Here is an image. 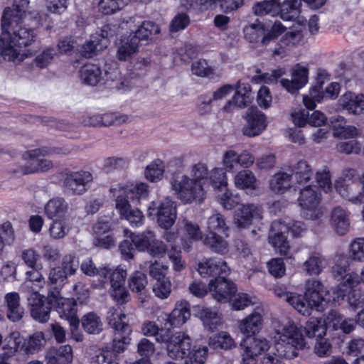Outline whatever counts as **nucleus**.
<instances>
[{
    "instance_id": "obj_52",
    "label": "nucleus",
    "mask_w": 364,
    "mask_h": 364,
    "mask_svg": "<svg viewBox=\"0 0 364 364\" xmlns=\"http://www.w3.org/2000/svg\"><path fill=\"white\" fill-rule=\"evenodd\" d=\"M165 172L164 163L156 159L149 164L144 170V177L150 182L154 183L163 178Z\"/></svg>"
},
{
    "instance_id": "obj_63",
    "label": "nucleus",
    "mask_w": 364,
    "mask_h": 364,
    "mask_svg": "<svg viewBox=\"0 0 364 364\" xmlns=\"http://www.w3.org/2000/svg\"><path fill=\"white\" fill-rule=\"evenodd\" d=\"M255 298L245 293H239L230 297L228 300L232 309L235 311H241L246 307L255 304Z\"/></svg>"
},
{
    "instance_id": "obj_44",
    "label": "nucleus",
    "mask_w": 364,
    "mask_h": 364,
    "mask_svg": "<svg viewBox=\"0 0 364 364\" xmlns=\"http://www.w3.org/2000/svg\"><path fill=\"white\" fill-rule=\"evenodd\" d=\"M291 174L279 171L272 176L269 181V188L277 194H283L291 187Z\"/></svg>"
},
{
    "instance_id": "obj_33",
    "label": "nucleus",
    "mask_w": 364,
    "mask_h": 364,
    "mask_svg": "<svg viewBox=\"0 0 364 364\" xmlns=\"http://www.w3.org/2000/svg\"><path fill=\"white\" fill-rule=\"evenodd\" d=\"M80 270L88 277L98 276V282L93 284V286L96 288H102L107 280V277L113 269L106 267L97 268L91 259L87 258L82 262Z\"/></svg>"
},
{
    "instance_id": "obj_50",
    "label": "nucleus",
    "mask_w": 364,
    "mask_h": 364,
    "mask_svg": "<svg viewBox=\"0 0 364 364\" xmlns=\"http://www.w3.org/2000/svg\"><path fill=\"white\" fill-rule=\"evenodd\" d=\"M81 323L83 329L90 334H98L103 329V323L101 318L92 312L83 316Z\"/></svg>"
},
{
    "instance_id": "obj_42",
    "label": "nucleus",
    "mask_w": 364,
    "mask_h": 364,
    "mask_svg": "<svg viewBox=\"0 0 364 364\" xmlns=\"http://www.w3.org/2000/svg\"><path fill=\"white\" fill-rule=\"evenodd\" d=\"M227 237L221 232L205 233L203 243L212 251L224 255L229 250V244L225 240Z\"/></svg>"
},
{
    "instance_id": "obj_45",
    "label": "nucleus",
    "mask_w": 364,
    "mask_h": 364,
    "mask_svg": "<svg viewBox=\"0 0 364 364\" xmlns=\"http://www.w3.org/2000/svg\"><path fill=\"white\" fill-rule=\"evenodd\" d=\"M68 209V203L63 198H55L46 203L44 213L49 219L65 218V215Z\"/></svg>"
},
{
    "instance_id": "obj_19",
    "label": "nucleus",
    "mask_w": 364,
    "mask_h": 364,
    "mask_svg": "<svg viewBox=\"0 0 364 364\" xmlns=\"http://www.w3.org/2000/svg\"><path fill=\"white\" fill-rule=\"evenodd\" d=\"M289 232V227L282 221H274L272 224L269 235L270 245L282 255L290 257L291 246L285 234Z\"/></svg>"
},
{
    "instance_id": "obj_38",
    "label": "nucleus",
    "mask_w": 364,
    "mask_h": 364,
    "mask_svg": "<svg viewBox=\"0 0 364 364\" xmlns=\"http://www.w3.org/2000/svg\"><path fill=\"white\" fill-rule=\"evenodd\" d=\"M128 117L125 115H117L114 114H93L88 116L84 120L86 125L97 126H112L119 125L125 123Z\"/></svg>"
},
{
    "instance_id": "obj_2",
    "label": "nucleus",
    "mask_w": 364,
    "mask_h": 364,
    "mask_svg": "<svg viewBox=\"0 0 364 364\" xmlns=\"http://www.w3.org/2000/svg\"><path fill=\"white\" fill-rule=\"evenodd\" d=\"M332 275L339 284L333 290V301L346 300L350 306L358 308L364 306V294L355 287L360 284L358 275L349 270L348 259L346 255H336L333 259Z\"/></svg>"
},
{
    "instance_id": "obj_59",
    "label": "nucleus",
    "mask_w": 364,
    "mask_h": 364,
    "mask_svg": "<svg viewBox=\"0 0 364 364\" xmlns=\"http://www.w3.org/2000/svg\"><path fill=\"white\" fill-rule=\"evenodd\" d=\"M348 259L355 262H364V237H357L351 241L348 247ZM350 264V262L348 261Z\"/></svg>"
},
{
    "instance_id": "obj_40",
    "label": "nucleus",
    "mask_w": 364,
    "mask_h": 364,
    "mask_svg": "<svg viewBox=\"0 0 364 364\" xmlns=\"http://www.w3.org/2000/svg\"><path fill=\"white\" fill-rule=\"evenodd\" d=\"M208 343L211 348L215 350H229L237 347V342L235 338L229 332L225 331H220L210 336Z\"/></svg>"
},
{
    "instance_id": "obj_64",
    "label": "nucleus",
    "mask_w": 364,
    "mask_h": 364,
    "mask_svg": "<svg viewBox=\"0 0 364 364\" xmlns=\"http://www.w3.org/2000/svg\"><path fill=\"white\" fill-rule=\"evenodd\" d=\"M146 276L140 272L133 273L128 280V284L133 292L142 293L147 285Z\"/></svg>"
},
{
    "instance_id": "obj_13",
    "label": "nucleus",
    "mask_w": 364,
    "mask_h": 364,
    "mask_svg": "<svg viewBox=\"0 0 364 364\" xmlns=\"http://www.w3.org/2000/svg\"><path fill=\"white\" fill-rule=\"evenodd\" d=\"M148 215L155 216L161 228H169L174 224L177 217L176 204L170 198L153 201L148 207Z\"/></svg>"
},
{
    "instance_id": "obj_34",
    "label": "nucleus",
    "mask_w": 364,
    "mask_h": 364,
    "mask_svg": "<svg viewBox=\"0 0 364 364\" xmlns=\"http://www.w3.org/2000/svg\"><path fill=\"white\" fill-rule=\"evenodd\" d=\"M330 224L337 235H344L350 228L348 213L341 206L333 208L330 215Z\"/></svg>"
},
{
    "instance_id": "obj_56",
    "label": "nucleus",
    "mask_w": 364,
    "mask_h": 364,
    "mask_svg": "<svg viewBox=\"0 0 364 364\" xmlns=\"http://www.w3.org/2000/svg\"><path fill=\"white\" fill-rule=\"evenodd\" d=\"M138 48V41L136 39H127L118 48L117 58L122 61L128 60L137 53Z\"/></svg>"
},
{
    "instance_id": "obj_54",
    "label": "nucleus",
    "mask_w": 364,
    "mask_h": 364,
    "mask_svg": "<svg viewBox=\"0 0 364 364\" xmlns=\"http://www.w3.org/2000/svg\"><path fill=\"white\" fill-rule=\"evenodd\" d=\"M304 331L306 337L310 338L316 337V339L323 337L326 333L323 321L314 318H311L305 323Z\"/></svg>"
},
{
    "instance_id": "obj_58",
    "label": "nucleus",
    "mask_w": 364,
    "mask_h": 364,
    "mask_svg": "<svg viewBox=\"0 0 364 364\" xmlns=\"http://www.w3.org/2000/svg\"><path fill=\"white\" fill-rule=\"evenodd\" d=\"M208 352V348L205 346H194L188 352L185 358L186 360L185 364H204Z\"/></svg>"
},
{
    "instance_id": "obj_57",
    "label": "nucleus",
    "mask_w": 364,
    "mask_h": 364,
    "mask_svg": "<svg viewBox=\"0 0 364 364\" xmlns=\"http://www.w3.org/2000/svg\"><path fill=\"white\" fill-rule=\"evenodd\" d=\"M70 230V225L66 218L55 220L49 228V235L53 240L64 238Z\"/></svg>"
},
{
    "instance_id": "obj_9",
    "label": "nucleus",
    "mask_w": 364,
    "mask_h": 364,
    "mask_svg": "<svg viewBox=\"0 0 364 364\" xmlns=\"http://www.w3.org/2000/svg\"><path fill=\"white\" fill-rule=\"evenodd\" d=\"M354 174L353 170L347 171L335 180L334 188L343 199L358 205L364 201V192L358 180H352Z\"/></svg>"
},
{
    "instance_id": "obj_21",
    "label": "nucleus",
    "mask_w": 364,
    "mask_h": 364,
    "mask_svg": "<svg viewBox=\"0 0 364 364\" xmlns=\"http://www.w3.org/2000/svg\"><path fill=\"white\" fill-rule=\"evenodd\" d=\"M309 69L307 66L296 64L291 70V80L281 79V85L289 93L296 94L309 82Z\"/></svg>"
},
{
    "instance_id": "obj_27",
    "label": "nucleus",
    "mask_w": 364,
    "mask_h": 364,
    "mask_svg": "<svg viewBox=\"0 0 364 364\" xmlns=\"http://www.w3.org/2000/svg\"><path fill=\"white\" fill-rule=\"evenodd\" d=\"M196 269L203 277L226 274L230 271L226 262L216 257L203 258L198 263Z\"/></svg>"
},
{
    "instance_id": "obj_1",
    "label": "nucleus",
    "mask_w": 364,
    "mask_h": 364,
    "mask_svg": "<svg viewBox=\"0 0 364 364\" xmlns=\"http://www.w3.org/2000/svg\"><path fill=\"white\" fill-rule=\"evenodd\" d=\"M1 28L0 55L5 60L18 63L31 55L26 48L36 41L37 34L20 20L16 11L4 9Z\"/></svg>"
},
{
    "instance_id": "obj_36",
    "label": "nucleus",
    "mask_w": 364,
    "mask_h": 364,
    "mask_svg": "<svg viewBox=\"0 0 364 364\" xmlns=\"http://www.w3.org/2000/svg\"><path fill=\"white\" fill-rule=\"evenodd\" d=\"M196 309V316L202 321L205 329L213 331L223 324L222 316L218 311L199 306Z\"/></svg>"
},
{
    "instance_id": "obj_49",
    "label": "nucleus",
    "mask_w": 364,
    "mask_h": 364,
    "mask_svg": "<svg viewBox=\"0 0 364 364\" xmlns=\"http://www.w3.org/2000/svg\"><path fill=\"white\" fill-rule=\"evenodd\" d=\"M80 80L88 85H96L102 78L100 68L93 64L84 65L80 70Z\"/></svg>"
},
{
    "instance_id": "obj_5",
    "label": "nucleus",
    "mask_w": 364,
    "mask_h": 364,
    "mask_svg": "<svg viewBox=\"0 0 364 364\" xmlns=\"http://www.w3.org/2000/svg\"><path fill=\"white\" fill-rule=\"evenodd\" d=\"M323 291V287L320 281L308 279L304 296L288 292L286 301L301 314L310 316L314 309H318L324 300Z\"/></svg>"
},
{
    "instance_id": "obj_37",
    "label": "nucleus",
    "mask_w": 364,
    "mask_h": 364,
    "mask_svg": "<svg viewBox=\"0 0 364 364\" xmlns=\"http://www.w3.org/2000/svg\"><path fill=\"white\" fill-rule=\"evenodd\" d=\"M73 358V349L70 345L50 348L46 356L47 364H68Z\"/></svg>"
},
{
    "instance_id": "obj_51",
    "label": "nucleus",
    "mask_w": 364,
    "mask_h": 364,
    "mask_svg": "<svg viewBox=\"0 0 364 364\" xmlns=\"http://www.w3.org/2000/svg\"><path fill=\"white\" fill-rule=\"evenodd\" d=\"M228 226L220 213H214L207 220L206 233L221 232L228 237Z\"/></svg>"
},
{
    "instance_id": "obj_48",
    "label": "nucleus",
    "mask_w": 364,
    "mask_h": 364,
    "mask_svg": "<svg viewBox=\"0 0 364 364\" xmlns=\"http://www.w3.org/2000/svg\"><path fill=\"white\" fill-rule=\"evenodd\" d=\"M325 99L323 84L318 82L311 87L309 92L303 96L304 105L309 109H314L317 103H320Z\"/></svg>"
},
{
    "instance_id": "obj_11",
    "label": "nucleus",
    "mask_w": 364,
    "mask_h": 364,
    "mask_svg": "<svg viewBox=\"0 0 364 364\" xmlns=\"http://www.w3.org/2000/svg\"><path fill=\"white\" fill-rule=\"evenodd\" d=\"M321 201V194L316 186L308 185L301 189L298 203L307 219L317 220L323 215Z\"/></svg>"
},
{
    "instance_id": "obj_24",
    "label": "nucleus",
    "mask_w": 364,
    "mask_h": 364,
    "mask_svg": "<svg viewBox=\"0 0 364 364\" xmlns=\"http://www.w3.org/2000/svg\"><path fill=\"white\" fill-rule=\"evenodd\" d=\"M267 127L266 115L256 107L250 108L246 114V125L242 129L244 135L252 137L259 135Z\"/></svg>"
},
{
    "instance_id": "obj_41",
    "label": "nucleus",
    "mask_w": 364,
    "mask_h": 364,
    "mask_svg": "<svg viewBox=\"0 0 364 364\" xmlns=\"http://www.w3.org/2000/svg\"><path fill=\"white\" fill-rule=\"evenodd\" d=\"M302 33L299 31L286 32L279 41V45L272 50L273 55H283L286 48H294L302 40Z\"/></svg>"
},
{
    "instance_id": "obj_60",
    "label": "nucleus",
    "mask_w": 364,
    "mask_h": 364,
    "mask_svg": "<svg viewBox=\"0 0 364 364\" xmlns=\"http://www.w3.org/2000/svg\"><path fill=\"white\" fill-rule=\"evenodd\" d=\"M218 202L227 210L232 209L237 203L238 198L232 191L225 187L224 189L215 191Z\"/></svg>"
},
{
    "instance_id": "obj_26",
    "label": "nucleus",
    "mask_w": 364,
    "mask_h": 364,
    "mask_svg": "<svg viewBox=\"0 0 364 364\" xmlns=\"http://www.w3.org/2000/svg\"><path fill=\"white\" fill-rule=\"evenodd\" d=\"M208 291L215 301L225 303L235 291V287L231 281L225 277H218L209 282Z\"/></svg>"
},
{
    "instance_id": "obj_17",
    "label": "nucleus",
    "mask_w": 364,
    "mask_h": 364,
    "mask_svg": "<svg viewBox=\"0 0 364 364\" xmlns=\"http://www.w3.org/2000/svg\"><path fill=\"white\" fill-rule=\"evenodd\" d=\"M132 242L136 250L147 252L153 257H162L167 251L164 242L156 239L151 231L132 236Z\"/></svg>"
},
{
    "instance_id": "obj_35",
    "label": "nucleus",
    "mask_w": 364,
    "mask_h": 364,
    "mask_svg": "<svg viewBox=\"0 0 364 364\" xmlns=\"http://www.w3.org/2000/svg\"><path fill=\"white\" fill-rule=\"evenodd\" d=\"M339 105L348 114H360L364 110V95L346 92L341 97Z\"/></svg>"
},
{
    "instance_id": "obj_53",
    "label": "nucleus",
    "mask_w": 364,
    "mask_h": 364,
    "mask_svg": "<svg viewBox=\"0 0 364 364\" xmlns=\"http://www.w3.org/2000/svg\"><path fill=\"white\" fill-rule=\"evenodd\" d=\"M208 180L210 185L217 191L228 187V176L225 170L222 168H214L208 172Z\"/></svg>"
},
{
    "instance_id": "obj_10",
    "label": "nucleus",
    "mask_w": 364,
    "mask_h": 364,
    "mask_svg": "<svg viewBox=\"0 0 364 364\" xmlns=\"http://www.w3.org/2000/svg\"><path fill=\"white\" fill-rule=\"evenodd\" d=\"M60 154H61V150L57 148L48 149L43 147L26 151L23 154V159L26 161H33L28 165L22 168L19 172L23 174H30L36 172L48 171L53 168L52 161L46 159H38V158L41 156H51Z\"/></svg>"
},
{
    "instance_id": "obj_47",
    "label": "nucleus",
    "mask_w": 364,
    "mask_h": 364,
    "mask_svg": "<svg viewBox=\"0 0 364 364\" xmlns=\"http://www.w3.org/2000/svg\"><path fill=\"white\" fill-rule=\"evenodd\" d=\"M312 173L313 169L309 164L301 160L293 166L291 178L297 183H304L310 180Z\"/></svg>"
},
{
    "instance_id": "obj_23",
    "label": "nucleus",
    "mask_w": 364,
    "mask_h": 364,
    "mask_svg": "<svg viewBox=\"0 0 364 364\" xmlns=\"http://www.w3.org/2000/svg\"><path fill=\"white\" fill-rule=\"evenodd\" d=\"M263 321L264 309L257 306L251 314L237 321V327L245 337L255 336L262 329Z\"/></svg>"
},
{
    "instance_id": "obj_62",
    "label": "nucleus",
    "mask_w": 364,
    "mask_h": 364,
    "mask_svg": "<svg viewBox=\"0 0 364 364\" xmlns=\"http://www.w3.org/2000/svg\"><path fill=\"white\" fill-rule=\"evenodd\" d=\"M130 0H101L98 4L99 11L106 14H112L124 8Z\"/></svg>"
},
{
    "instance_id": "obj_25",
    "label": "nucleus",
    "mask_w": 364,
    "mask_h": 364,
    "mask_svg": "<svg viewBox=\"0 0 364 364\" xmlns=\"http://www.w3.org/2000/svg\"><path fill=\"white\" fill-rule=\"evenodd\" d=\"M235 92L223 107L222 110L225 112H232L236 108H244L251 102V86L246 82H238L234 90Z\"/></svg>"
},
{
    "instance_id": "obj_39",
    "label": "nucleus",
    "mask_w": 364,
    "mask_h": 364,
    "mask_svg": "<svg viewBox=\"0 0 364 364\" xmlns=\"http://www.w3.org/2000/svg\"><path fill=\"white\" fill-rule=\"evenodd\" d=\"M333 135L338 139H354L358 136V129L353 125H346L343 117H335L332 121Z\"/></svg>"
},
{
    "instance_id": "obj_15",
    "label": "nucleus",
    "mask_w": 364,
    "mask_h": 364,
    "mask_svg": "<svg viewBox=\"0 0 364 364\" xmlns=\"http://www.w3.org/2000/svg\"><path fill=\"white\" fill-rule=\"evenodd\" d=\"M129 335L126 334L122 338H115L113 340L112 348H105L98 350L96 353L90 358V364H119V354L124 352L127 346L130 343Z\"/></svg>"
},
{
    "instance_id": "obj_43",
    "label": "nucleus",
    "mask_w": 364,
    "mask_h": 364,
    "mask_svg": "<svg viewBox=\"0 0 364 364\" xmlns=\"http://www.w3.org/2000/svg\"><path fill=\"white\" fill-rule=\"evenodd\" d=\"M327 260L319 253H312L303 263V271L310 276L318 275L327 267Z\"/></svg>"
},
{
    "instance_id": "obj_16",
    "label": "nucleus",
    "mask_w": 364,
    "mask_h": 364,
    "mask_svg": "<svg viewBox=\"0 0 364 364\" xmlns=\"http://www.w3.org/2000/svg\"><path fill=\"white\" fill-rule=\"evenodd\" d=\"M240 347L242 360L256 361L259 355L269 350L271 342L263 336H251L243 338L240 341Z\"/></svg>"
},
{
    "instance_id": "obj_14",
    "label": "nucleus",
    "mask_w": 364,
    "mask_h": 364,
    "mask_svg": "<svg viewBox=\"0 0 364 364\" xmlns=\"http://www.w3.org/2000/svg\"><path fill=\"white\" fill-rule=\"evenodd\" d=\"M45 284V278L41 273L34 271H28L26 273V279L21 287L23 291L28 294V305L31 311L33 310L34 314H36V309L38 306L45 304L44 296L38 292Z\"/></svg>"
},
{
    "instance_id": "obj_29",
    "label": "nucleus",
    "mask_w": 364,
    "mask_h": 364,
    "mask_svg": "<svg viewBox=\"0 0 364 364\" xmlns=\"http://www.w3.org/2000/svg\"><path fill=\"white\" fill-rule=\"evenodd\" d=\"M301 4L297 0H284L280 3L277 9V16H279L284 21H292L298 18L301 25H304L307 20L300 16Z\"/></svg>"
},
{
    "instance_id": "obj_32",
    "label": "nucleus",
    "mask_w": 364,
    "mask_h": 364,
    "mask_svg": "<svg viewBox=\"0 0 364 364\" xmlns=\"http://www.w3.org/2000/svg\"><path fill=\"white\" fill-rule=\"evenodd\" d=\"M6 317L12 322L19 321L24 316V308L21 304V297L17 292H9L4 296Z\"/></svg>"
},
{
    "instance_id": "obj_4",
    "label": "nucleus",
    "mask_w": 364,
    "mask_h": 364,
    "mask_svg": "<svg viewBox=\"0 0 364 364\" xmlns=\"http://www.w3.org/2000/svg\"><path fill=\"white\" fill-rule=\"evenodd\" d=\"M271 338L278 355L289 359L296 357L298 350L306 346L301 330L291 321L274 319Z\"/></svg>"
},
{
    "instance_id": "obj_46",
    "label": "nucleus",
    "mask_w": 364,
    "mask_h": 364,
    "mask_svg": "<svg viewBox=\"0 0 364 364\" xmlns=\"http://www.w3.org/2000/svg\"><path fill=\"white\" fill-rule=\"evenodd\" d=\"M46 341L43 332H35L25 339L22 338L21 350L23 351L26 354H33L40 350L46 344Z\"/></svg>"
},
{
    "instance_id": "obj_22",
    "label": "nucleus",
    "mask_w": 364,
    "mask_h": 364,
    "mask_svg": "<svg viewBox=\"0 0 364 364\" xmlns=\"http://www.w3.org/2000/svg\"><path fill=\"white\" fill-rule=\"evenodd\" d=\"M93 177L90 172L79 171L68 173L63 181L64 187L73 194L82 195L87 190V186L92 181Z\"/></svg>"
},
{
    "instance_id": "obj_18",
    "label": "nucleus",
    "mask_w": 364,
    "mask_h": 364,
    "mask_svg": "<svg viewBox=\"0 0 364 364\" xmlns=\"http://www.w3.org/2000/svg\"><path fill=\"white\" fill-rule=\"evenodd\" d=\"M126 277V270L121 268L113 269L107 277L110 284L109 294L119 304L127 303L130 298L129 293L125 287Z\"/></svg>"
},
{
    "instance_id": "obj_3",
    "label": "nucleus",
    "mask_w": 364,
    "mask_h": 364,
    "mask_svg": "<svg viewBox=\"0 0 364 364\" xmlns=\"http://www.w3.org/2000/svg\"><path fill=\"white\" fill-rule=\"evenodd\" d=\"M110 193L114 199L115 209L122 218L134 227L144 223L143 213L138 208L132 207L130 201L139 200L148 196L149 191L146 183L117 184L110 188Z\"/></svg>"
},
{
    "instance_id": "obj_7",
    "label": "nucleus",
    "mask_w": 364,
    "mask_h": 364,
    "mask_svg": "<svg viewBox=\"0 0 364 364\" xmlns=\"http://www.w3.org/2000/svg\"><path fill=\"white\" fill-rule=\"evenodd\" d=\"M169 184L171 190L183 203L200 202L205 198L203 185L185 174L173 176L169 181Z\"/></svg>"
},
{
    "instance_id": "obj_28",
    "label": "nucleus",
    "mask_w": 364,
    "mask_h": 364,
    "mask_svg": "<svg viewBox=\"0 0 364 364\" xmlns=\"http://www.w3.org/2000/svg\"><path fill=\"white\" fill-rule=\"evenodd\" d=\"M236 188L245 191L247 193L259 191L260 182L253 171L250 169L240 170L233 177Z\"/></svg>"
},
{
    "instance_id": "obj_6",
    "label": "nucleus",
    "mask_w": 364,
    "mask_h": 364,
    "mask_svg": "<svg viewBox=\"0 0 364 364\" xmlns=\"http://www.w3.org/2000/svg\"><path fill=\"white\" fill-rule=\"evenodd\" d=\"M287 28L278 20L265 26L257 21L243 28L244 38L250 43H257L262 47H269L285 33Z\"/></svg>"
},
{
    "instance_id": "obj_8",
    "label": "nucleus",
    "mask_w": 364,
    "mask_h": 364,
    "mask_svg": "<svg viewBox=\"0 0 364 364\" xmlns=\"http://www.w3.org/2000/svg\"><path fill=\"white\" fill-rule=\"evenodd\" d=\"M157 342L165 345L167 355L173 360H182L191 349V339L184 331L171 333H161L157 337Z\"/></svg>"
},
{
    "instance_id": "obj_61",
    "label": "nucleus",
    "mask_w": 364,
    "mask_h": 364,
    "mask_svg": "<svg viewBox=\"0 0 364 364\" xmlns=\"http://www.w3.org/2000/svg\"><path fill=\"white\" fill-rule=\"evenodd\" d=\"M160 32L159 26L153 22L144 21L138 28L135 32V35L132 37L137 41L140 40H146L149 37L158 34Z\"/></svg>"
},
{
    "instance_id": "obj_55",
    "label": "nucleus",
    "mask_w": 364,
    "mask_h": 364,
    "mask_svg": "<svg viewBox=\"0 0 364 364\" xmlns=\"http://www.w3.org/2000/svg\"><path fill=\"white\" fill-rule=\"evenodd\" d=\"M279 0H263L257 2L252 7V11L256 16H264L270 14L277 16Z\"/></svg>"
},
{
    "instance_id": "obj_30",
    "label": "nucleus",
    "mask_w": 364,
    "mask_h": 364,
    "mask_svg": "<svg viewBox=\"0 0 364 364\" xmlns=\"http://www.w3.org/2000/svg\"><path fill=\"white\" fill-rule=\"evenodd\" d=\"M190 304L186 300L176 303L174 309L166 318V323L172 328H180L191 318Z\"/></svg>"
},
{
    "instance_id": "obj_31",
    "label": "nucleus",
    "mask_w": 364,
    "mask_h": 364,
    "mask_svg": "<svg viewBox=\"0 0 364 364\" xmlns=\"http://www.w3.org/2000/svg\"><path fill=\"white\" fill-rule=\"evenodd\" d=\"M22 337L19 332H11L4 338L0 334V347L1 346V353L0 358L9 359L14 357L16 353L21 350Z\"/></svg>"
},
{
    "instance_id": "obj_20",
    "label": "nucleus",
    "mask_w": 364,
    "mask_h": 364,
    "mask_svg": "<svg viewBox=\"0 0 364 364\" xmlns=\"http://www.w3.org/2000/svg\"><path fill=\"white\" fill-rule=\"evenodd\" d=\"M262 208L254 203L242 204L235 212L233 223L238 229L248 228L262 219Z\"/></svg>"
},
{
    "instance_id": "obj_12",
    "label": "nucleus",
    "mask_w": 364,
    "mask_h": 364,
    "mask_svg": "<svg viewBox=\"0 0 364 364\" xmlns=\"http://www.w3.org/2000/svg\"><path fill=\"white\" fill-rule=\"evenodd\" d=\"M48 300L55 308L60 318L68 321L70 326L75 328L78 326L80 321L77 316L76 303L73 299L62 296L59 290L54 289L49 291Z\"/></svg>"
}]
</instances>
